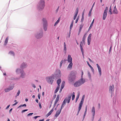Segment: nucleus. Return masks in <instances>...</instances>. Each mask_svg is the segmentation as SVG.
<instances>
[{"instance_id": "f257e3e1", "label": "nucleus", "mask_w": 121, "mask_h": 121, "mask_svg": "<svg viewBox=\"0 0 121 121\" xmlns=\"http://www.w3.org/2000/svg\"><path fill=\"white\" fill-rule=\"evenodd\" d=\"M71 98V96L70 95L67 98H66L65 99L62 104L61 109L60 110H58L56 112V113L55 115V117H56L60 114V113L61 109L64 107V106L65 105L66 102L67 101V103H69L70 102Z\"/></svg>"}, {"instance_id": "f03ea898", "label": "nucleus", "mask_w": 121, "mask_h": 121, "mask_svg": "<svg viewBox=\"0 0 121 121\" xmlns=\"http://www.w3.org/2000/svg\"><path fill=\"white\" fill-rule=\"evenodd\" d=\"M76 74V72H75L72 71L71 73L70 77L68 78V79L69 82H72L74 81V78L73 79L72 78L73 76V77H75Z\"/></svg>"}, {"instance_id": "7ed1b4c3", "label": "nucleus", "mask_w": 121, "mask_h": 121, "mask_svg": "<svg viewBox=\"0 0 121 121\" xmlns=\"http://www.w3.org/2000/svg\"><path fill=\"white\" fill-rule=\"evenodd\" d=\"M44 0H41L39 4V10L43 9L44 6Z\"/></svg>"}, {"instance_id": "20e7f679", "label": "nucleus", "mask_w": 121, "mask_h": 121, "mask_svg": "<svg viewBox=\"0 0 121 121\" xmlns=\"http://www.w3.org/2000/svg\"><path fill=\"white\" fill-rule=\"evenodd\" d=\"M42 20L43 22V28L44 30L46 31L47 29V22L45 19L43 18Z\"/></svg>"}, {"instance_id": "39448f33", "label": "nucleus", "mask_w": 121, "mask_h": 121, "mask_svg": "<svg viewBox=\"0 0 121 121\" xmlns=\"http://www.w3.org/2000/svg\"><path fill=\"white\" fill-rule=\"evenodd\" d=\"M108 9V7H106L104 10L103 17V19L104 20H105L106 18L107 15Z\"/></svg>"}, {"instance_id": "423d86ee", "label": "nucleus", "mask_w": 121, "mask_h": 121, "mask_svg": "<svg viewBox=\"0 0 121 121\" xmlns=\"http://www.w3.org/2000/svg\"><path fill=\"white\" fill-rule=\"evenodd\" d=\"M84 99L82 98V99L81 100L79 104V106L78 107V113H79V112L81 108L82 107V104H83V101H84Z\"/></svg>"}, {"instance_id": "0eeeda50", "label": "nucleus", "mask_w": 121, "mask_h": 121, "mask_svg": "<svg viewBox=\"0 0 121 121\" xmlns=\"http://www.w3.org/2000/svg\"><path fill=\"white\" fill-rule=\"evenodd\" d=\"M46 79L48 82H51V83L53 82L54 78L52 77H48Z\"/></svg>"}, {"instance_id": "6e6552de", "label": "nucleus", "mask_w": 121, "mask_h": 121, "mask_svg": "<svg viewBox=\"0 0 121 121\" xmlns=\"http://www.w3.org/2000/svg\"><path fill=\"white\" fill-rule=\"evenodd\" d=\"M91 35L92 34H90L87 38V44L89 45H90V42L91 40Z\"/></svg>"}, {"instance_id": "1a4fd4ad", "label": "nucleus", "mask_w": 121, "mask_h": 121, "mask_svg": "<svg viewBox=\"0 0 121 121\" xmlns=\"http://www.w3.org/2000/svg\"><path fill=\"white\" fill-rule=\"evenodd\" d=\"M114 87L113 85L110 86L109 87V91L112 93L114 90Z\"/></svg>"}, {"instance_id": "9d476101", "label": "nucleus", "mask_w": 121, "mask_h": 121, "mask_svg": "<svg viewBox=\"0 0 121 121\" xmlns=\"http://www.w3.org/2000/svg\"><path fill=\"white\" fill-rule=\"evenodd\" d=\"M14 87V86H12L10 87L9 88H7V89H5V92H7L9 91H10L12 90L13 89Z\"/></svg>"}, {"instance_id": "9b49d317", "label": "nucleus", "mask_w": 121, "mask_h": 121, "mask_svg": "<svg viewBox=\"0 0 121 121\" xmlns=\"http://www.w3.org/2000/svg\"><path fill=\"white\" fill-rule=\"evenodd\" d=\"M68 61L69 62H72V58L70 55H69L68 56Z\"/></svg>"}, {"instance_id": "f8f14e48", "label": "nucleus", "mask_w": 121, "mask_h": 121, "mask_svg": "<svg viewBox=\"0 0 121 121\" xmlns=\"http://www.w3.org/2000/svg\"><path fill=\"white\" fill-rule=\"evenodd\" d=\"M96 65L98 69V71L99 72V75L100 76H101V69L98 64H97Z\"/></svg>"}, {"instance_id": "ddd939ff", "label": "nucleus", "mask_w": 121, "mask_h": 121, "mask_svg": "<svg viewBox=\"0 0 121 121\" xmlns=\"http://www.w3.org/2000/svg\"><path fill=\"white\" fill-rule=\"evenodd\" d=\"M59 95H57V97L55 100L54 103V104L56 105L58 101H59Z\"/></svg>"}, {"instance_id": "4468645a", "label": "nucleus", "mask_w": 121, "mask_h": 121, "mask_svg": "<svg viewBox=\"0 0 121 121\" xmlns=\"http://www.w3.org/2000/svg\"><path fill=\"white\" fill-rule=\"evenodd\" d=\"M76 13L75 15L74 16V17H73V19L74 20H75L76 19V18L77 17V16L78 15V8H77L76 9Z\"/></svg>"}, {"instance_id": "2eb2a0df", "label": "nucleus", "mask_w": 121, "mask_h": 121, "mask_svg": "<svg viewBox=\"0 0 121 121\" xmlns=\"http://www.w3.org/2000/svg\"><path fill=\"white\" fill-rule=\"evenodd\" d=\"M91 111L93 112V118H94L95 114V107H92Z\"/></svg>"}, {"instance_id": "dca6fc26", "label": "nucleus", "mask_w": 121, "mask_h": 121, "mask_svg": "<svg viewBox=\"0 0 121 121\" xmlns=\"http://www.w3.org/2000/svg\"><path fill=\"white\" fill-rule=\"evenodd\" d=\"M113 13L115 14H117L118 13V11L115 6L114 10H113Z\"/></svg>"}, {"instance_id": "f3484780", "label": "nucleus", "mask_w": 121, "mask_h": 121, "mask_svg": "<svg viewBox=\"0 0 121 121\" xmlns=\"http://www.w3.org/2000/svg\"><path fill=\"white\" fill-rule=\"evenodd\" d=\"M60 84H58V86H57L56 90H55L54 93H56L58 91L59 87H60Z\"/></svg>"}, {"instance_id": "a211bd4d", "label": "nucleus", "mask_w": 121, "mask_h": 121, "mask_svg": "<svg viewBox=\"0 0 121 121\" xmlns=\"http://www.w3.org/2000/svg\"><path fill=\"white\" fill-rule=\"evenodd\" d=\"M53 111V109H52L47 115V116L48 117L50 115Z\"/></svg>"}, {"instance_id": "6ab92c4d", "label": "nucleus", "mask_w": 121, "mask_h": 121, "mask_svg": "<svg viewBox=\"0 0 121 121\" xmlns=\"http://www.w3.org/2000/svg\"><path fill=\"white\" fill-rule=\"evenodd\" d=\"M85 79L82 78V77L80 80L79 82L80 83H83L85 82Z\"/></svg>"}, {"instance_id": "aec40b11", "label": "nucleus", "mask_w": 121, "mask_h": 121, "mask_svg": "<svg viewBox=\"0 0 121 121\" xmlns=\"http://www.w3.org/2000/svg\"><path fill=\"white\" fill-rule=\"evenodd\" d=\"M86 34H85L83 36V37L82 41L84 43L85 42V39L86 38Z\"/></svg>"}, {"instance_id": "412c9836", "label": "nucleus", "mask_w": 121, "mask_h": 121, "mask_svg": "<svg viewBox=\"0 0 121 121\" xmlns=\"http://www.w3.org/2000/svg\"><path fill=\"white\" fill-rule=\"evenodd\" d=\"M94 22V19L92 21V22L89 28V30H90L92 26H93V24Z\"/></svg>"}, {"instance_id": "4be33fe9", "label": "nucleus", "mask_w": 121, "mask_h": 121, "mask_svg": "<svg viewBox=\"0 0 121 121\" xmlns=\"http://www.w3.org/2000/svg\"><path fill=\"white\" fill-rule=\"evenodd\" d=\"M70 63L69 65L68 68H71L72 67L73 64L72 62H70Z\"/></svg>"}, {"instance_id": "5701e85b", "label": "nucleus", "mask_w": 121, "mask_h": 121, "mask_svg": "<svg viewBox=\"0 0 121 121\" xmlns=\"http://www.w3.org/2000/svg\"><path fill=\"white\" fill-rule=\"evenodd\" d=\"M72 100H73L75 97V93L74 92H73L72 95Z\"/></svg>"}, {"instance_id": "b1692460", "label": "nucleus", "mask_w": 121, "mask_h": 121, "mask_svg": "<svg viewBox=\"0 0 121 121\" xmlns=\"http://www.w3.org/2000/svg\"><path fill=\"white\" fill-rule=\"evenodd\" d=\"M82 42H81V43L80 44V48L81 49V51L82 52V53H83V49L82 48Z\"/></svg>"}, {"instance_id": "393cba45", "label": "nucleus", "mask_w": 121, "mask_h": 121, "mask_svg": "<svg viewBox=\"0 0 121 121\" xmlns=\"http://www.w3.org/2000/svg\"><path fill=\"white\" fill-rule=\"evenodd\" d=\"M81 84H74V86L76 87H78L81 85Z\"/></svg>"}, {"instance_id": "a878e982", "label": "nucleus", "mask_w": 121, "mask_h": 121, "mask_svg": "<svg viewBox=\"0 0 121 121\" xmlns=\"http://www.w3.org/2000/svg\"><path fill=\"white\" fill-rule=\"evenodd\" d=\"M79 95H80V93H78L77 95V97L76 98V101H75L76 103L77 102V100H78V99L79 97Z\"/></svg>"}, {"instance_id": "bb28decb", "label": "nucleus", "mask_w": 121, "mask_h": 121, "mask_svg": "<svg viewBox=\"0 0 121 121\" xmlns=\"http://www.w3.org/2000/svg\"><path fill=\"white\" fill-rule=\"evenodd\" d=\"M74 21H73L71 23L70 25V30H71L72 29V28L73 26V23Z\"/></svg>"}, {"instance_id": "cd10ccee", "label": "nucleus", "mask_w": 121, "mask_h": 121, "mask_svg": "<svg viewBox=\"0 0 121 121\" xmlns=\"http://www.w3.org/2000/svg\"><path fill=\"white\" fill-rule=\"evenodd\" d=\"M8 37L6 38L4 42V44L6 45L7 43L8 42Z\"/></svg>"}, {"instance_id": "c85d7f7f", "label": "nucleus", "mask_w": 121, "mask_h": 121, "mask_svg": "<svg viewBox=\"0 0 121 121\" xmlns=\"http://www.w3.org/2000/svg\"><path fill=\"white\" fill-rule=\"evenodd\" d=\"M64 50L65 51V52H66V47L65 42H64Z\"/></svg>"}, {"instance_id": "c756f323", "label": "nucleus", "mask_w": 121, "mask_h": 121, "mask_svg": "<svg viewBox=\"0 0 121 121\" xmlns=\"http://www.w3.org/2000/svg\"><path fill=\"white\" fill-rule=\"evenodd\" d=\"M60 19L59 18L57 20L56 22L54 25V26H55L60 21Z\"/></svg>"}, {"instance_id": "7c9ffc66", "label": "nucleus", "mask_w": 121, "mask_h": 121, "mask_svg": "<svg viewBox=\"0 0 121 121\" xmlns=\"http://www.w3.org/2000/svg\"><path fill=\"white\" fill-rule=\"evenodd\" d=\"M24 106L26 107V104H24L20 105L18 107V108L21 107H23Z\"/></svg>"}, {"instance_id": "2f4dec72", "label": "nucleus", "mask_w": 121, "mask_h": 121, "mask_svg": "<svg viewBox=\"0 0 121 121\" xmlns=\"http://www.w3.org/2000/svg\"><path fill=\"white\" fill-rule=\"evenodd\" d=\"M111 6H110V10L108 12V13L110 14H112V9L111 8Z\"/></svg>"}, {"instance_id": "473e14b6", "label": "nucleus", "mask_w": 121, "mask_h": 121, "mask_svg": "<svg viewBox=\"0 0 121 121\" xmlns=\"http://www.w3.org/2000/svg\"><path fill=\"white\" fill-rule=\"evenodd\" d=\"M92 9H93L92 8H91V9L90 10V11L89 12V14H88V15L89 16H90L91 15V12L92 10Z\"/></svg>"}, {"instance_id": "72a5a7b5", "label": "nucleus", "mask_w": 121, "mask_h": 121, "mask_svg": "<svg viewBox=\"0 0 121 121\" xmlns=\"http://www.w3.org/2000/svg\"><path fill=\"white\" fill-rule=\"evenodd\" d=\"M42 36V35L41 34V35H38L36 36V37L37 38L39 39L41 38Z\"/></svg>"}, {"instance_id": "f704fd0d", "label": "nucleus", "mask_w": 121, "mask_h": 121, "mask_svg": "<svg viewBox=\"0 0 121 121\" xmlns=\"http://www.w3.org/2000/svg\"><path fill=\"white\" fill-rule=\"evenodd\" d=\"M87 106H86V108H85V113H84V116H85L86 114V112L87 111Z\"/></svg>"}, {"instance_id": "c9c22d12", "label": "nucleus", "mask_w": 121, "mask_h": 121, "mask_svg": "<svg viewBox=\"0 0 121 121\" xmlns=\"http://www.w3.org/2000/svg\"><path fill=\"white\" fill-rule=\"evenodd\" d=\"M61 82V79H59L57 81V83H60Z\"/></svg>"}, {"instance_id": "e433bc0d", "label": "nucleus", "mask_w": 121, "mask_h": 121, "mask_svg": "<svg viewBox=\"0 0 121 121\" xmlns=\"http://www.w3.org/2000/svg\"><path fill=\"white\" fill-rule=\"evenodd\" d=\"M25 66H26V65L25 64V63H23L22 64V65L21 66V67L22 68H23L25 67Z\"/></svg>"}, {"instance_id": "4c0bfd02", "label": "nucleus", "mask_w": 121, "mask_h": 121, "mask_svg": "<svg viewBox=\"0 0 121 121\" xmlns=\"http://www.w3.org/2000/svg\"><path fill=\"white\" fill-rule=\"evenodd\" d=\"M83 14H84V13H83V14H82V17L81 21V22H83V21L84 20V16H83Z\"/></svg>"}, {"instance_id": "58836bf2", "label": "nucleus", "mask_w": 121, "mask_h": 121, "mask_svg": "<svg viewBox=\"0 0 121 121\" xmlns=\"http://www.w3.org/2000/svg\"><path fill=\"white\" fill-rule=\"evenodd\" d=\"M64 84H62V85H61L60 88L61 89H62L64 87Z\"/></svg>"}, {"instance_id": "ea45409f", "label": "nucleus", "mask_w": 121, "mask_h": 121, "mask_svg": "<svg viewBox=\"0 0 121 121\" xmlns=\"http://www.w3.org/2000/svg\"><path fill=\"white\" fill-rule=\"evenodd\" d=\"M20 93V90H19L18 91V92L17 93L16 96H18L19 95Z\"/></svg>"}, {"instance_id": "a19ab883", "label": "nucleus", "mask_w": 121, "mask_h": 121, "mask_svg": "<svg viewBox=\"0 0 121 121\" xmlns=\"http://www.w3.org/2000/svg\"><path fill=\"white\" fill-rule=\"evenodd\" d=\"M33 114V113H30L28 114L27 115L28 116H31Z\"/></svg>"}, {"instance_id": "79ce46f5", "label": "nucleus", "mask_w": 121, "mask_h": 121, "mask_svg": "<svg viewBox=\"0 0 121 121\" xmlns=\"http://www.w3.org/2000/svg\"><path fill=\"white\" fill-rule=\"evenodd\" d=\"M27 110H28V109H25V110H23L22 111V113H23L24 112L27 111Z\"/></svg>"}, {"instance_id": "37998d69", "label": "nucleus", "mask_w": 121, "mask_h": 121, "mask_svg": "<svg viewBox=\"0 0 121 121\" xmlns=\"http://www.w3.org/2000/svg\"><path fill=\"white\" fill-rule=\"evenodd\" d=\"M78 19H79V17H77V18L76 20V21H75V23H77V22Z\"/></svg>"}, {"instance_id": "c03bdc74", "label": "nucleus", "mask_w": 121, "mask_h": 121, "mask_svg": "<svg viewBox=\"0 0 121 121\" xmlns=\"http://www.w3.org/2000/svg\"><path fill=\"white\" fill-rule=\"evenodd\" d=\"M82 26H81L80 28L79 31V32H80L81 31V29L82 28Z\"/></svg>"}, {"instance_id": "a18cd8bd", "label": "nucleus", "mask_w": 121, "mask_h": 121, "mask_svg": "<svg viewBox=\"0 0 121 121\" xmlns=\"http://www.w3.org/2000/svg\"><path fill=\"white\" fill-rule=\"evenodd\" d=\"M24 73H22L21 77L22 78H23L24 77Z\"/></svg>"}, {"instance_id": "49530a36", "label": "nucleus", "mask_w": 121, "mask_h": 121, "mask_svg": "<svg viewBox=\"0 0 121 121\" xmlns=\"http://www.w3.org/2000/svg\"><path fill=\"white\" fill-rule=\"evenodd\" d=\"M63 62V60H61V61L60 62V67H61V66L62 64V63Z\"/></svg>"}, {"instance_id": "de8ad7c7", "label": "nucleus", "mask_w": 121, "mask_h": 121, "mask_svg": "<svg viewBox=\"0 0 121 121\" xmlns=\"http://www.w3.org/2000/svg\"><path fill=\"white\" fill-rule=\"evenodd\" d=\"M39 107H40V108H42V107L41 105V103H39Z\"/></svg>"}, {"instance_id": "09e8293b", "label": "nucleus", "mask_w": 121, "mask_h": 121, "mask_svg": "<svg viewBox=\"0 0 121 121\" xmlns=\"http://www.w3.org/2000/svg\"><path fill=\"white\" fill-rule=\"evenodd\" d=\"M9 53L10 54H13V55H14V53H13V52L12 51H11L10 52H9Z\"/></svg>"}, {"instance_id": "8fccbe9b", "label": "nucleus", "mask_w": 121, "mask_h": 121, "mask_svg": "<svg viewBox=\"0 0 121 121\" xmlns=\"http://www.w3.org/2000/svg\"><path fill=\"white\" fill-rule=\"evenodd\" d=\"M38 97L39 99H40V94H39L38 95Z\"/></svg>"}, {"instance_id": "3c124183", "label": "nucleus", "mask_w": 121, "mask_h": 121, "mask_svg": "<svg viewBox=\"0 0 121 121\" xmlns=\"http://www.w3.org/2000/svg\"><path fill=\"white\" fill-rule=\"evenodd\" d=\"M39 117V116H36L34 117V118L35 119H36V118H37L38 117Z\"/></svg>"}, {"instance_id": "603ef678", "label": "nucleus", "mask_w": 121, "mask_h": 121, "mask_svg": "<svg viewBox=\"0 0 121 121\" xmlns=\"http://www.w3.org/2000/svg\"><path fill=\"white\" fill-rule=\"evenodd\" d=\"M82 77H82H82L83 75V72L82 71Z\"/></svg>"}, {"instance_id": "864d4df0", "label": "nucleus", "mask_w": 121, "mask_h": 121, "mask_svg": "<svg viewBox=\"0 0 121 121\" xmlns=\"http://www.w3.org/2000/svg\"><path fill=\"white\" fill-rule=\"evenodd\" d=\"M32 86L34 88H35L36 87L35 86L34 84Z\"/></svg>"}, {"instance_id": "5fc2aeb1", "label": "nucleus", "mask_w": 121, "mask_h": 121, "mask_svg": "<svg viewBox=\"0 0 121 121\" xmlns=\"http://www.w3.org/2000/svg\"><path fill=\"white\" fill-rule=\"evenodd\" d=\"M17 103V102H16L13 104V105H16Z\"/></svg>"}, {"instance_id": "6e6d98bb", "label": "nucleus", "mask_w": 121, "mask_h": 121, "mask_svg": "<svg viewBox=\"0 0 121 121\" xmlns=\"http://www.w3.org/2000/svg\"><path fill=\"white\" fill-rule=\"evenodd\" d=\"M44 92H42V95L43 96L44 95Z\"/></svg>"}, {"instance_id": "4d7b16f0", "label": "nucleus", "mask_w": 121, "mask_h": 121, "mask_svg": "<svg viewBox=\"0 0 121 121\" xmlns=\"http://www.w3.org/2000/svg\"><path fill=\"white\" fill-rule=\"evenodd\" d=\"M9 106H10V105H8V106L6 108V109L8 108L9 107Z\"/></svg>"}, {"instance_id": "13d9d810", "label": "nucleus", "mask_w": 121, "mask_h": 121, "mask_svg": "<svg viewBox=\"0 0 121 121\" xmlns=\"http://www.w3.org/2000/svg\"><path fill=\"white\" fill-rule=\"evenodd\" d=\"M36 102L38 103V99H36Z\"/></svg>"}, {"instance_id": "bf43d9fd", "label": "nucleus", "mask_w": 121, "mask_h": 121, "mask_svg": "<svg viewBox=\"0 0 121 121\" xmlns=\"http://www.w3.org/2000/svg\"><path fill=\"white\" fill-rule=\"evenodd\" d=\"M44 119H41L39 120V121H44Z\"/></svg>"}, {"instance_id": "052dcab7", "label": "nucleus", "mask_w": 121, "mask_h": 121, "mask_svg": "<svg viewBox=\"0 0 121 121\" xmlns=\"http://www.w3.org/2000/svg\"><path fill=\"white\" fill-rule=\"evenodd\" d=\"M87 63L88 66H89L90 65L88 61H87Z\"/></svg>"}, {"instance_id": "680f3d73", "label": "nucleus", "mask_w": 121, "mask_h": 121, "mask_svg": "<svg viewBox=\"0 0 121 121\" xmlns=\"http://www.w3.org/2000/svg\"><path fill=\"white\" fill-rule=\"evenodd\" d=\"M89 59L90 61L92 62V61L90 58H89Z\"/></svg>"}, {"instance_id": "e2e57ef3", "label": "nucleus", "mask_w": 121, "mask_h": 121, "mask_svg": "<svg viewBox=\"0 0 121 121\" xmlns=\"http://www.w3.org/2000/svg\"><path fill=\"white\" fill-rule=\"evenodd\" d=\"M95 3H94L93 4V5H92V7L91 8H92L93 9V6H94V4H95Z\"/></svg>"}, {"instance_id": "0e129e2a", "label": "nucleus", "mask_w": 121, "mask_h": 121, "mask_svg": "<svg viewBox=\"0 0 121 121\" xmlns=\"http://www.w3.org/2000/svg\"><path fill=\"white\" fill-rule=\"evenodd\" d=\"M62 89H61V88H60V91H59V92H60H60H61V91H62Z\"/></svg>"}, {"instance_id": "69168bd1", "label": "nucleus", "mask_w": 121, "mask_h": 121, "mask_svg": "<svg viewBox=\"0 0 121 121\" xmlns=\"http://www.w3.org/2000/svg\"><path fill=\"white\" fill-rule=\"evenodd\" d=\"M85 98V95H83L82 97V98L84 99Z\"/></svg>"}, {"instance_id": "338daca9", "label": "nucleus", "mask_w": 121, "mask_h": 121, "mask_svg": "<svg viewBox=\"0 0 121 121\" xmlns=\"http://www.w3.org/2000/svg\"><path fill=\"white\" fill-rule=\"evenodd\" d=\"M3 75H6V73H3Z\"/></svg>"}, {"instance_id": "774afa93", "label": "nucleus", "mask_w": 121, "mask_h": 121, "mask_svg": "<svg viewBox=\"0 0 121 121\" xmlns=\"http://www.w3.org/2000/svg\"><path fill=\"white\" fill-rule=\"evenodd\" d=\"M91 68V70H94V69L92 67Z\"/></svg>"}]
</instances>
